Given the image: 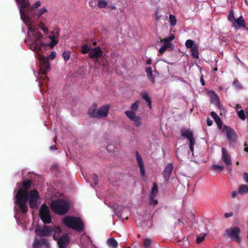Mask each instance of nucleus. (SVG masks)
Here are the masks:
<instances>
[{
	"instance_id": "1",
	"label": "nucleus",
	"mask_w": 248,
	"mask_h": 248,
	"mask_svg": "<svg viewBox=\"0 0 248 248\" xmlns=\"http://www.w3.org/2000/svg\"><path fill=\"white\" fill-rule=\"evenodd\" d=\"M35 232L40 236L47 237L52 234L53 239H57L62 231L60 227L44 225L42 227H36L35 229Z\"/></svg>"
},
{
	"instance_id": "2",
	"label": "nucleus",
	"mask_w": 248,
	"mask_h": 248,
	"mask_svg": "<svg viewBox=\"0 0 248 248\" xmlns=\"http://www.w3.org/2000/svg\"><path fill=\"white\" fill-rule=\"evenodd\" d=\"M63 223L68 228L79 232H82L84 230V224L80 217L67 216L64 217Z\"/></svg>"
},
{
	"instance_id": "3",
	"label": "nucleus",
	"mask_w": 248,
	"mask_h": 248,
	"mask_svg": "<svg viewBox=\"0 0 248 248\" xmlns=\"http://www.w3.org/2000/svg\"><path fill=\"white\" fill-rule=\"evenodd\" d=\"M28 200V192L21 188L18 189L16 194V203L18 205L21 211L24 213L28 212V207L26 203Z\"/></svg>"
},
{
	"instance_id": "4",
	"label": "nucleus",
	"mask_w": 248,
	"mask_h": 248,
	"mask_svg": "<svg viewBox=\"0 0 248 248\" xmlns=\"http://www.w3.org/2000/svg\"><path fill=\"white\" fill-rule=\"evenodd\" d=\"M50 207L54 213L62 215L68 212L69 209V205L63 200H58L52 201Z\"/></svg>"
},
{
	"instance_id": "5",
	"label": "nucleus",
	"mask_w": 248,
	"mask_h": 248,
	"mask_svg": "<svg viewBox=\"0 0 248 248\" xmlns=\"http://www.w3.org/2000/svg\"><path fill=\"white\" fill-rule=\"evenodd\" d=\"M40 69L43 74L41 78L44 82L48 81V78L46 76V73L50 69V63L48 60L44 55L39 54L38 55Z\"/></svg>"
},
{
	"instance_id": "6",
	"label": "nucleus",
	"mask_w": 248,
	"mask_h": 248,
	"mask_svg": "<svg viewBox=\"0 0 248 248\" xmlns=\"http://www.w3.org/2000/svg\"><path fill=\"white\" fill-rule=\"evenodd\" d=\"M36 40L32 44L33 50L36 52L43 53L47 48V45L44 43H40L39 41L42 38L43 35L41 33L37 32L33 34Z\"/></svg>"
},
{
	"instance_id": "7",
	"label": "nucleus",
	"mask_w": 248,
	"mask_h": 248,
	"mask_svg": "<svg viewBox=\"0 0 248 248\" xmlns=\"http://www.w3.org/2000/svg\"><path fill=\"white\" fill-rule=\"evenodd\" d=\"M39 217L45 224L50 223L51 222L49 209L46 204L44 203L42 205L39 211Z\"/></svg>"
},
{
	"instance_id": "8",
	"label": "nucleus",
	"mask_w": 248,
	"mask_h": 248,
	"mask_svg": "<svg viewBox=\"0 0 248 248\" xmlns=\"http://www.w3.org/2000/svg\"><path fill=\"white\" fill-rule=\"evenodd\" d=\"M222 131L226 133L227 139L229 143H235L237 141L238 137L232 128L227 125H224Z\"/></svg>"
},
{
	"instance_id": "9",
	"label": "nucleus",
	"mask_w": 248,
	"mask_h": 248,
	"mask_svg": "<svg viewBox=\"0 0 248 248\" xmlns=\"http://www.w3.org/2000/svg\"><path fill=\"white\" fill-rule=\"evenodd\" d=\"M16 2L18 4L20 5V13L21 16V18L22 19L23 21L25 23H27L29 22L30 19L29 17V15H27L23 10V9L27 7L29 4V2L28 0H16Z\"/></svg>"
},
{
	"instance_id": "10",
	"label": "nucleus",
	"mask_w": 248,
	"mask_h": 248,
	"mask_svg": "<svg viewBox=\"0 0 248 248\" xmlns=\"http://www.w3.org/2000/svg\"><path fill=\"white\" fill-rule=\"evenodd\" d=\"M227 235L232 240L237 243H240L241 238L239 235L240 230L238 227L231 228L230 229L226 230Z\"/></svg>"
},
{
	"instance_id": "11",
	"label": "nucleus",
	"mask_w": 248,
	"mask_h": 248,
	"mask_svg": "<svg viewBox=\"0 0 248 248\" xmlns=\"http://www.w3.org/2000/svg\"><path fill=\"white\" fill-rule=\"evenodd\" d=\"M124 113L131 121L134 122L135 126L139 127L141 125V117L137 116L135 112L131 110H128L125 111Z\"/></svg>"
},
{
	"instance_id": "12",
	"label": "nucleus",
	"mask_w": 248,
	"mask_h": 248,
	"mask_svg": "<svg viewBox=\"0 0 248 248\" xmlns=\"http://www.w3.org/2000/svg\"><path fill=\"white\" fill-rule=\"evenodd\" d=\"M57 237V239L58 245L60 248H66L69 245L70 242V238L67 234H64L61 237Z\"/></svg>"
},
{
	"instance_id": "13",
	"label": "nucleus",
	"mask_w": 248,
	"mask_h": 248,
	"mask_svg": "<svg viewBox=\"0 0 248 248\" xmlns=\"http://www.w3.org/2000/svg\"><path fill=\"white\" fill-rule=\"evenodd\" d=\"M110 109V105H105L100 107L97 110V119L105 118L108 116Z\"/></svg>"
},
{
	"instance_id": "14",
	"label": "nucleus",
	"mask_w": 248,
	"mask_h": 248,
	"mask_svg": "<svg viewBox=\"0 0 248 248\" xmlns=\"http://www.w3.org/2000/svg\"><path fill=\"white\" fill-rule=\"evenodd\" d=\"M103 51L100 46H96L94 48H92L88 56L91 59H97L103 55Z\"/></svg>"
},
{
	"instance_id": "15",
	"label": "nucleus",
	"mask_w": 248,
	"mask_h": 248,
	"mask_svg": "<svg viewBox=\"0 0 248 248\" xmlns=\"http://www.w3.org/2000/svg\"><path fill=\"white\" fill-rule=\"evenodd\" d=\"M222 156L221 159L223 162L227 166H231L232 164L231 156L228 154L227 150L224 147L221 149Z\"/></svg>"
},
{
	"instance_id": "16",
	"label": "nucleus",
	"mask_w": 248,
	"mask_h": 248,
	"mask_svg": "<svg viewBox=\"0 0 248 248\" xmlns=\"http://www.w3.org/2000/svg\"><path fill=\"white\" fill-rule=\"evenodd\" d=\"M173 168V167L172 164L169 163L166 165L164 170L163 171V176L167 182H168L169 180L170 175L172 171Z\"/></svg>"
},
{
	"instance_id": "17",
	"label": "nucleus",
	"mask_w": 248,
	"mask_h": 248,
	"mask_svg": "<svg viewBox=\"0 0 248 248\" xmlns=\"http://www.w3.org/2000/svg\"><path fill=\"white\" fill-rule=\"evenodd\" d=\"M136 159L138 166L140 168L141 175L143 177L145 175V171L144 169V163L142 159V157L138 151L136 152Z\"/></svg>"
},
{
	"instance_id": "18",
	"label": "nucleus",
	"mask_w": 248,
	"mask_h": 248,
	"mask_svg": "<svg viewBox=\"0 0 248 248\" xmlns=\"http://www.w3.org/2000/svg\"><path fill=\"white\" fill-rule=\"evenodd\" d=\"M232 26L236 29L240 27H245V22L243 16H240L237 19H235L234 22H232Z\"/></svg>"
},
{
	"instance_id": "19",
	"label": "nucleus",
	"mask_w": 248,
	"mask_h": 248,
	"mask_svg": "<svg viewBox=\"0 0 248 248\" xmlns=\"http://www.w3.org/2000/svg\"><path fill=\"white\" fill-rule=\"evenodd\" d=\"M97 104L95 103H93L87 113L90 118H97Z\"/></svg>"
},
{
	"instance_id": "20",
	"label": "nucleus",
	"mask_w": 248,
	"mask_h": 248,
	"mask_svg": "<svg viewBox=\"0 0 248 248\" xmlns=\"http://www.w3.org/2000/svg\"><path fill=\"white\" fill-rule=\"evenodd\" d=\"M124 208V207L118 205L117 207L113 209L115 215H116L120 219H123L122 212Z\"/></svg>"
},
{
	"instance_id": "21",
	"label": "nucleus",
	"mask_w": 248,
	"mask_h": 248,
	"mask_svg": "<svg viewBox=\"0 0 248 248\" xmlns=\"http://www.w3.org/2000/svg\"><path fill=\"white\" fill-rule=\"evenodd\" d=\"M181 132L182 136L187 138L188 140L193 137V132L189 130L182 129Z\"/></svg>"
},
{
	"instance_id": "22",
	"label": "nucleus",
	"mask_w": 248,
	"mask_h": 248,
	"mask_svg": "<svg viewBox=\"0 0 248 248\" xmlns=\"http://www.w3.org/2000/svg\"><path fill=\"white\" fill-rule=\"evenodd\" d=\"M238 193L241 195L248 194V186L241 184L238 188Z\"/></svg>"
},
{
	"instance_id": "23",
	"label": "nucleus",
	"mask_w": 248,
	"mask_h": 248,
	"mask_svg": "<svg viewBox=\"0 0 248 248\" xmlns=\"http://www.w3.org/2000/svg\"><path fill=\"white\" fill-rule=\"evenodd\" d=\"M107 244L111 248H117L118 246L117 241L113 238L108 239Z\"/></svg>"
},
{
	"instance_id": "24",
	"label": "nucleus",
	"mask_w": 248,
	"mask_h": 248,
	"mask_svg": "<svg viewBox=\"0 0 248 248\" xmlns=\"http://www.w3.org/2000/svg\"><path fill=\"white\" fill-rule=\"evenodd\" d=\"M158 193V186L156 183H154L152 187V191L150 194V199L155 198V195Z\"/></svg>"
},
{
	"instance_id": "25",
	"label": "nucleus",
	"mask_w": 248,
	"mask_h": 248,
	"mask_svg": "<svg viewBox=\"0 0 248 248\" xmlns=\"http://www.w3.org/2000/svg\"><path fill=\"white\" fill-rule=\"evenodd\" d=\"M92 47L87 44L82 45L81 47V53L82 54H86L90 52Z\"/></svg>"
},
{
	"instance_id": "26",
	"label": "nucleus",
	"mask_w": 248,
	"mask_h": 248,
	"mask_svg": "<svg viewBox=\"0 0 248 248\" xmlns=\"http://www.w3.org/2000/svg\"><path fill=\"white\" fill-rule=\"evenodd\" d=\"M191 55L195 58H199V51L198 46L194 45V46L191 48Z\"/></svg>"
},
{
	"instance_id": "27",
	"label": "nucleus",
	"mask_w": 248,
	"mask_h": 248,
	"mask_svg": "<svg viewBox=\"0 0 248 248\" xmlns=\"http://www.w3.org/2000/svg\"><path fill=\"white\" fill-rule=\"evenodd\" d=\"M22 184L23 187L24 188L23 190L28 191L27 190L30 188L31 186V181L30 180L27 181L24 180L22 181Z\"/></svg>"
},
{
	"instance_id": "28",
	"label": "nucleus",
	"mask_w": 248,
	"mask_h": 248,
	"mask_svg": "<svg viewBox=\"0 0 248 248\" xmlns=\"http://www.w3.org/2000/svg\"><path fill=\"white\" fill-rule=\"evenodd\" d=\"M232 85L237 90H242L243 89L242 84L237 78L234 79Z\"/></svg>"
},
{
	"instance_id": "29",
	"label": "nucleus",
	"mask_w": 248,
	"mask_h": 248,
	"mask_svg": "<svg viewBox=\"0 0 248 248\" xmlns=\"http://www.w3.org/2000/svg\"><path fill=\"white\" fill-rule=\"evenodd\" d=\"M46 12V9L45 7H42L40 10L35 12V14L33 15L34 17L38 18L40 16L44 13Z\"/></svg>"
},
{
	"instance_id": "30",
	"label": "nucleus",
	"mask_w": 248,
	"mask_h": 248,
	"mask_svg": "<svg viewBox=\"0 0 248 248\" xmlns=\"http://www.w3.org/2000/svg\"><path fill=\"white\" fill-rule=\"evenodd\" d=\"M39 197V193L37 190L33 189L30 192V199H37Z\"/></svg>"
},
{
	"instance_id": "31",
	"label": "nucleus",
	"mask_w": 248,
	"mask_h": 248,
	"mask_svg": "<svg viewBox=\"0 0 248 248\" xmlns=\"http://www.w3.org/2000/svg\"><path fill=\"white\" fill-rule=\"evenodd\" d=\"M37 199H29V205L31 208H36L37 207Z\"/></svg>"
},
{
	"instance_id": "32",
	"label": "nucleus",
	"mask_w": 248,
	"mask_h": 248,
	"mask_svg": "<svg viewBox=\"0 0 248 248\" xmlns=\"http://www.w3.org/2000/svg\"><path fill=\"white\" fill-rule=\"evenodd\" d=\"M211 100L212 102L214 103L218 108L220 107L219 100L216 94H215L212 97Z\"/></svg>"
},
{
	"instance_id": "33",
	"label": "nucleus",
	"mask_w": 248,
	"mask_h": 248,
	"mask_svg": "<svg viewBox=\"0 0 248 248\" xmlns=\"http://www.w3.org/2000/svg\"><path fill=\"white\" fill-rule=\"evenodd\" d=\"M50 38L51 39V41L50 44L46 45H47V47L49 46L50 48H52L54 47L55 45L57 44V43H58V41L55 39L54 36H50Z\"/></svg>"
},
{
	"instance_id": "34",
	"label": "nucleus",
	"mask_w": 248,
	"mask_h": 248,
	"mask_svg": "<svg viewBox=\"0 0 248 248\" xmlns=\"http://www.w3.org/2000/svg\"><path fill=\"white\" fill-rule=\"evenodd\" d=\"M62 57L65 62H67L70 57V52L69 51H64L62 54Z\"/></svg>"
},
{
	"instance_id": "35",
	"label": "nucleus",
	"mask_w": 248,
	"mask_h": 248,
	"mask_svg": "<svg viewBox=\"0 0 248 248\" xmlns=\"http://www.w3.org/2000/svg\"><path fill=\"white\" fill-rule=\"evenodd\" d=\"M169 20L171 25H172V26H174L176 25V19L174 15L172 14L169 15Z\"/></svg>"
},
{
	"instance_id": "36",
	"label": "nucleus",
	"mask_w": 248,
	"mask_h": 248,
	"mask_svg": "<svg viewBox=\"0 0 248 248\" xmlns=\"http://www.w3.org/2000/svg\"><path fill=\"white\" fill-rule=\"evenodd\" d=\"M108 4V2L105 0H98V6L100 8H105Z\"/></svg>"
},
{
	"instance_id": "37",
	"label": "nucleus",
	"mask_w": 248,
	"mask_h": 248,
	"mask_svg": "<svg viewBox=\"0 0 248 248\" xmlns=\"http://www.w3.org/2000/svg\"><path fill=\"white\" fill-rule=\"evenodd\" d=\"M152 240L150 238L146 239L144 240L143 246L144 248H151Z\"/></svg>"
},
{
	"instance_id": "38",
	"label": "nucleus",
	"mask_w": 248,
	"mask_h": 248,
	"mask_svg": "<svg viewBox=\"0 0 248 248\" xmlns=\"http://www.w3.org/2000/svg\"><path fill=\"white\" fill-rule=\"evenodd\" d=\"M140 102L138 100H137L135 103L132 104L131 106V109H132V111H136L138 110L139 107Z\"/></svg>"
},
{
	"instance_id": "39",
	"label": "nucleus",
	"mask_w": 248,
	"mask_h": 248,
	"mask_svg": "<svg viewBox=\"0 0 248 248\" xmlns=\"http://www.w3.org/2000/svg\"><path fill=\"white\" fill-rule=\"evenodd\" d=\"M186 46L187 48H191L194 46V42L192 40H187L185 43Z\"/></svg>"
},
{
	"instance_id": "40",
	"label": "nucleus",
	"mask_w": 248,
	"mask_h": 248,
	"mask_svg": "<svg viewBox=\"0 0 248 248\" xmlns=\"http://www.w3.org/2000/svg\"><path fill=\"white\" fill-rule=\"evenodd\" d=\"M163 43V46H165L167 48L171 47L172 46H173V44L171 43L170 41H168L165 39H163L161 41Z\"/></svg>"
},
{
	"instance_id": "41",
	"label": "nucleus",
	"mask_w": 248,
	"mask_h": 248,
	"mask_svg": "<svg viewBox=\"0 0 248 248\" xmlns=\"http://www.w3.org/2000/svg\"><path fill=\"white\" fill-rule=\"evenodd\" d=\"M212 168L214 170L221 171L224 169V167L222 166H219L217 165H213L212 166Z\"/></svg>"
},
{
	"instance_id": "42",
	"label": "nucleus",
	"mask_w": 248,
	"mask_h": 248,
	"mask_svg": "<svg viewBox=\"0 0 248 248\" xmlns=\"http://www.w3.org/2000/svg\"><path fill=\"white\" fill-rule=\"evenodd\" d=\"M237 115L241 119L244 120L246 119V116L245 114L244 111L243 110H240L237 111Z\"/></svg>"
},
{
	"instance_id": "43",
	"label": "nucleus",
	"mask_w": 248,
	"mask_h": 248,
	"mask_svg": "<svg viewBox=\"0 0 248 248\" xmlns=\"http://www.w3.org/2000/svg\"><path fill=\"white\" fill-rule=\"evenodd\" d=\"M214 121L217 124L218 127L219 129H220L222 127V121H221V119L220 118V117L218 116L217 117L215 118V119H214Z\"/></svg>"
},
{
	"instance_id": "44",
	"label": "nucleus",
	"mask_w": 248,
	"mask_h": 248,
	"mask_svg": "<svg viewBox=\"0 0 248 248\" xmlns=\"http://www.w3.org/2000/svg\"><path fill=\"white\" fill-rule=\"evenodd\" d=\"M228 19L231 22H234L235 20L233 10H230V13L228 16Z\"/></svg>"
},
{
	"instance_id": "45",
	"label": "nucleus",
	"mask_w": 248,
	"mask_h": 248,
	"mask_svg": "<svg viewBox=\"0 0 248 248\" xmlns=\"http://www.w3.org/2000/svg\"><path fill=\"white\" fill-rule=\"evenodd\" d=\"M38 241L41 246L46 245L47 247H48L49 243L46 239L41 238L40 240H38Z\"/></svg>"
},
{
	"instance_id": "46",
	"label": "nucleus",
	"mask_w": 248,
	"mask_h": 248,
	"mask_svg": "<svg viewBox=\"0 0 248 248\" xmlns=\"http://www.w3.org/2000/svg\"><path fill=\"white\" fill-rule=\"evenodd\" d=\"M97 3H98V0H91L89 4L91 7L94 8L96 7Z\"/></svg>"
},
{
	"instance_id": "47",
	"label": "nucleus",
	"mask_w": 248,
	"mask_h": 248,
	"mask_svg": "<svg viewBox=\"0 0 248 248\" xmlns=\"http://www.w3.org/2000/svg\"><path fill=\"white\" fill-rule=\"evenodd\" d=\"M39 26L42 29L44 33H48V29L45 27L44 23L41 22L39 24Z\"/></svg>"
},
{
	"instance_id": "48",
	"label": "nucleus",
	"mask_w": 248,
	"mask_h": 248,
	"mask_svg": "<svg viewBox=\"0 0 248 248\" xmlns=\"http://www.w3.org/2000/svg\"><path fill=\"white\" fill-rule=\"evenodd\" d=\"M142 97L147 102H149V101L151 100V98L147 93H143L142 95Z\"/></svg>"
},
{
	"instance_id": "49",
	"label": "nucleus",
	"mask_w": 248,
	"mask_h": 248,
	"mask_svg": "<svg viewBox=\"0 0 248 248\" xmlns=\"http://www.w3.org/2000/svg\"><path fill=\"white\" fill-rule=\"evenodd\" d=\"M205 234H203L202 236H198L196 239V242L197 244H200L202 242L204 239Z\"/></svg>"
},
{
	"instance_id": "50",
	"label": "nucleus",
	"mask_w": 248,
	"mask_h": 248,
	"mask_svg": "<svg viewBox=\"0 0 248 248\" xmlns=\"http://www.w3.org/2000/svg\"><path fill=\"white\" fill-rule=\"evenodd\" d=\"M56 53L55 51H52L46 58L48 60H53L56 57Z\"/></svg>"
},
{
	"instance_id": "51",
	"label": "nucleus",
	"mask_w": 248,
	"mask_h": 248,
	"mask_svg": "<svg viewBox=\"0 0 248 248\" xmlns=\"http://www.w3.org/2000/svg\"><path fill=\"white\" fill-rule=\"evenodd\" d=\"M41 5V2L40 1H36L34 5L32 6V7L31 8V12L32 11H33L36 8H37L38 7H39Z\"/></svg>"
},
{
	"instance_id": "52",
	"label": "nucleus",
	"mask_w": 248,
	"mask_h": 248,
	"mask_svg": "<svg viewBox=\"0 0 248 248\" xmlns=\"http://www.w3.org/2000/svg\"><path fill=\"white\" fill-rule=\"evenodd\" d=\"M41 246L38 240H35L33 244V248H39Z\"/></svg>"
},
{
	"instance_id": "53",
	"label": "nucleus",
	"mask_w": 248,
	"mask_h": 248,
	"mask_svg": "<svg viewBox=\"0 0 248 248\" xmlns=\"http://www.w3.org/2000/svg\"><path fill=\"white\" fill-rule=\"evenodd\" d=\"M148 78L151 80L152 84L155 83L154 76H153V72L147 76Z\"/></svg>"
},
{
	"instance_id": "54",
	"label": "nucleus",
	"mask_w": 248,
	"mask_h": 248,
	"mask_svg": "<svg viewBox=\"0 0 248 248\" xmlns=\"http://www.w3.org/2000/svg\"><path fill=\"white\" fill-rule=\"evenodd\" d=\"M158 203V201L157 200H154V198L150 199V204L155 205L157 204Z\"/></svg>"
},
{
	"instance_id": "55",
	"label": "nucleus",
	"mask_w": 248,
	"mask_h": 248,
	"mask_svg": "<svg viewBox=\"0 0 248 248\" xmlns=\"http://www.w3.org/2000/svg\"><path fill=\"white\" fill-rule=\"evenodd\" d=\"M188 140H189V145H191V146H194L195 145V140L194 137H193L191 139H189Z\"/></svg>"
},
{
	"instance_id": "56",
	"label": "nucleus",
	"mask_w": 248,
	"mask_h": 248,
	"mask_svg": "<svg viewBox=\"0 0 248 248\" xmlns=\"http://www.w3.org/2000/svg\"><path fill=\"white\" fill-rule=\"evenodd\" d=\"M93 179L94 183L96 185L98 183V176L97 175L93 174Z\"/></svg>"
},
{
	"instance_id": "57",
	"label": "nucleus",
	"mask_w": 248,
	"mask_h": 248,
	"mask_svg": "<svg viewBox=\"0 0 248 248\" xmlns=\"http://www.w3.org/2000/svg\"><path fill=\"white\" fill-rule=\"evenodd\" d=\"M174 38H175L174 35L173 34H170V35L169 37H168L167 38H165L164 39H165V40H167L168 41L170 42L171 41L173 40Z\"/></svg>"
},
{
	"instance_id": "58",
	"label": "nucleus",
	"mask_w": 248,
	"mask_h": 248,
	"mask_svg": "<svg viewBox=\"0 0 248 248\" xmlns=\"http://www.w3.org/2000/svg\"><path fill=\"white\" fill-rule=\"evenodd\" d=\"M206 122L208 126H211L213 124V121L211 120L209 117L207 118Z\"/></svg>"
},
{
	"instance_id": "59",
	"label": "nucleus",
	"mask_w": 248,
	"mask_h": 248,
	"mask_svg": "<svg viewBox=\"0 0 248 248\" xmlns=\"http://www.w3.org/2000/svg\"><path fill=\"white\" fill-rule=\"evenodd\" d=\"M145 71L147 73V76L152 73V68L151 67H148L146 68Z\"/></svg>"
},
{
	"instance_id": "60",
	"label": "nucleus",
	"mask_w": 248,
	"mask_h": 248,
	"mask_svg": "<svg viewBox=\"0 0 248 248\" xmlns=\"http://www.w3.org/2000/svg\"><path fill=\"white\" fill-rule=\"evenodd\" d=\"M167 48L163 46L162 47H161L159 50V52L160 53L162 54L164 52V51L167 49Z\"/></svg>"
},
{
	"instance_id": "61",
	"label": "nucleus",
	"mask_w": 248,
	"mask_h": 248,
	"mask_svg": "<svg viewBox=\"0 0 248 248\" xmlns=\"http://www.w3.org/2000/svg\"><path fill=\"white\" fill-rule=\"evenodd\" d=\"M155 20H159L161 18V16H160L158 14V11H156L155 12Z\"/></svg>"
},
{
	"instance_id": "62",
	"label": "nucleus",
	"mask_w": 248,
	"mask_h": 248,
	"mask_svg": "<svg viewBox=\"0 0 248 248\" xmlns=\"http://www.w3.org/2000/svg\"><path fill=\"white\" fill-rule=\"evenodd\" d=\"M244 179L246 182L248 183V173L247 172H245L244 173Z\"/></svg>"
},
{
	"instance_id": "63",
	"label": "nucleus",
	"mask_w": 248,
	"mask_h": 248,
	"mask_svg": "<svg viewBox=\"0 0 248 248\" xmlns=\"http://www.w3.org/2000/svg\"><path fill=\"white\" fill-rule=\"evenodd\" d=\"M29 30L32 32H35V28L32 26H29L28 28Z\"/></svg>"
},
{
	"instance_id": "64",
	"label": "nucleus",
	"mask_w": 248,
	"mask_h": 248,
	"mask_svg": "<svg viewBox=\"0 0 248 248\" xmlns=\"http://www.w3.org/2000/svg\"><path fill=\"white\" fill-rule=\"evenodd\" d=\"M232 215H233V213L232 212L226 213L224 215V216L225 217L228 218V217L232 216Z\"/></svg>"
}]
</instances>
